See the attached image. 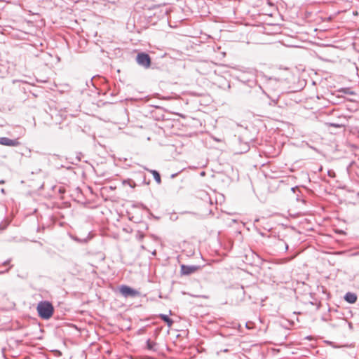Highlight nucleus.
<instances>
[{
  "mask_svg": "<svg viewBox=\"0 0 359 359\" xmlns=\"http://www.w3.org/2000/svg\"><path fill=\"white\" fill-rule=\"evenodd\" d=\"M257 71L252 68L241 70L235 79L238 81V95L248 106H255L262 98L265 91L257 83Z\"/></svg>",
  "mask_w": 359,
  "mask_h": 359,
  "instance_id": "1",
  "label": "nucleus"
},
{
  "mask_svg": "<svg viewBox=\"0 0 359 359\" xmlns=\"http://www.w3.org/2000/svg\"><path fill=\"white\" fill-rule=\"evenodd\" d=\"M54 310L53 305L49 301H41L36 306L38 316L43 320H49L53 316Z\"/></svg>",
  "mask_w": 359,
  "mask_h": 359,
  "instance_id": "2",
  "label": "nucleus"
},
{
  "mask_svg": "<svg viewBox=\"0 0 359 359\" xmlns=\"http://www.w3.org/2000/svg\"><path fill=\"white\" fill-rule=\"evenodd\" d=\"M135 60L140 66L144 67V69L149 68L151 64V59L150 55L145 52L138 53L137 54Z\"/></svg>",
  "mask_w": 359,
  "mask_h": 359,
  "instance_id": "3",
  "label": "nucleus"
},
{
  "mask_svg": "<svg viewBox=\"0 0 359 359\" xmlns=\"http://www.w3.org/2000/svg\"><path fill=\"white\" fill-rule=\"evenodd\" d=\"M119 290L121 294L125 297H135L140 294V292L138 290L126 285H122L120 287Z\"/></svg>",
  "mask_w": 359,
  "mask_h": 359,
  "instance_id": "4",
  "label": "nucleus"
},
{
  "mask_svg": "<svg viewBox=\"0 0 359 359\" xmlns=\"http://www.w3.org/2000/svg\"><path fill=\"white\" fill-rule=\"evenodd\" d=\"M200 269L201 266L198 265L182 264L180 266V273L182 276H189L194 273Z\"/></svg>",
  "mask_w": 359,
  "mask_h": 359,
  "instance_id": "5",
  "label": "nucleus"
},
{
  "mask_svg": "<svg viewBox=\"0 0 359 359\" xmlns=\"http://www.w3.org/2000/svg\"><path fill=\"white\" fill-rule=\"evenodd\" d=\"M266 87L272 89H278L280 87L282 81L280 79L265 76Z\"/></svg>",
  "mask_w": 359,
  "mask_h": 359,
  "instance_id": "6",
  "label": "nucleus"
},
{
  "mask_svg": "<svg viewBox=\"0 0 359 359\" xmlns=\"http://www.w3.org/2000/svg\"><path fill=\"white\" fill-rule=\"evenodd\" d=\"M0 144L8 147H17L20 144L18 139H10L6 137H0Z\"/></svg>",
  "mask_w": 359,
  "mask_h": 359,
  "instance_id": "7",
  "label": "nucleus"
},
{
  "mask_svg": "<svg viewBox=\"0 0 359 359\" xmlns=\"http://www.w3.org/2000/svg\"><path fill=\"white\" fill-rule=\"evenodd\" d=\"M27 51L28 55L30 57H38L43 53V51L41 50H39V49L36 48V47L32 45H28Z\"/></svg>",
  "mask_w": 359,
  "mask_h": 359,
  "instance_id": "8",
  "label": "nucleus"
},
{
  "mask_svg": "<svg viewBox=\"0 0 359 359\" xmlns=\"http://www.w3.org/2000/svg\"><path fill=\"white\" fill-rule=\"evenodd\" d=\"M262 96H266L270 100L269 104L271 106H276V104H278L280 98L279 94L271 95L266 92Z\"/></svg>",
  "mask_w": 359,
  "mask_h": 359,
  "instance_id": "9",
  "label": "nucleus"
},
{
  "mask_svg": "<svg viewBox=\"0 0 359 359\" xmlns=\"http://www.w3.org/2000/svg\"><path fill=\"white\" fill-rule=\"evenodd\" d=\"M344 300L349 304H354L357 301V295L351 292H348L344 295Z\"/></svg>",
  "mask_w": 359,
  "mask_h": 359,
  "instance_id": "10",
  "label": "nucleus"
},
{
  "mask_svg": "<svg viewBox=\"0 0 359 359\" xmlns=\"http://www.w3.org/2000/svg\"><path fill=\"white\" fill-rule=\"evenodd\" d=\"M146 348L150 351H157V344L150 339H148L146 341Z\"/></svg>",
  "mask_w": 359,
  "mask_h": 359,
  "instance_id": "11",
  "label": "nucleus"
},
{
  "mask_svg": "<svg viewBox=\"0 0 359 359\" xmlns=\"http://www.w3.org/2000/svg\"><path fill=\"white\" fill-rule=\"evenodd\" d=\"M158 317L165 323L168 327H171L173 324V320L168 315L161 313Z\"/></svg>",
  "mask_w": 359,
  "mask_h": 359,
  "instance_id": "12",
  "label": "nucleus"
},
{
  "mask_svg": "<svg viewBox=\"0 0 359 359\" xmlns=\"http://www.w3.org/2000/svg\"><path fill=\"white\" fill-rule=\"evenodd\" d=\"M152 175L157 184L161 183V178L160 173L156 170H148Z\"/></svg>",
  "mask_w": 359,
  "mask_h": 359,
  "instance_id": "13",
  "label": "nucleus"
},
{
  "mask_svg": "<svg viewBox=\"0 0 359 359\" xmlns=\"http://www.w3.org/2000/svg\"><path fill=\"white\" fill-rule=\"evenodd\" d=\"M91 238H92V236H90V233H89V234H88L86 237H85V238H79V237H77V236H74V237H72V238H73L75 241H76V242H78V243H88V241H89V240H90V239H91Z\"/></svg>",
  "mask_w": 359,
  "mask_h": 359,
  "instance_id": "14",
  "label": "nucleus"
},
{
  "mask_svg": "<svg viewBox=\"0 0 359 359\" xmlns=\"http://www.w3.org/2000/svg\"><path fill=\"white\" fill-rule=\"evenodd\" d=\"M122 183L123 184H127L130 186L131 188H135L137 186L136 183L131 179L124 180H123Z\"/></svg>",
  "mask_w": 359,
  "mask_h": 359,
  "instance_id": "15",
  "label": "nucleus"
},
{
  "mask_svg": "<svg viewBox=\"0 0 359 359\" xmlns=\"http://www.w3.org/2000/svg\"><path fill=\"white\" fill-rule=\"evenodd\" d=\"M144 237V234L141 231H137L136 233V238L139 241H142Z\"/></svg>",
  "mask_w": 359,
  "mask_h": 359,
  "instance_id": "16",
  "label": "nucleus"
},
{
  "mask_svg": "<svg viewBox=\"0 0 359 359\" xmlns=\"http://www.w3.org/2000/svg\"><path fill=\"white\" fill-rule=\"evenodd\" d=\"M250 149V146L248 143H245L243 147V149H241V151H239L240 153H245V152H247Z\"/></svg>",
  "mask_w": 359,
  "mask_h": 359,
  "instance_id": "17",
  "label": "nucleus"
},
{
  "mask_svg": "<svg viewBox=\"0 0 359 359\" xmlns=\"http://www.w3.org/2000/svg\"><path fill=\"white\" fill-rule=\"evenodd\" d=\"M134 207H137V208H142L143 210H145L147 211H149V210L148 209V208L143 203H138L137 205H135Z\"/></svg>",
  "mask_w": 359,
  "mask_h": 359,
  "instance_id": "18",
  "label": "nucleus"
},
{
  "mask_svg": "<svg viewBox=\"0 0 359 359\" xmlns=\"http://www.w3.org/2000/svg\"><path fill=\"white\" fill-rule=\"evenodd\" d=\"M344 92L346 93V94H349V95H353L354 94V93L353 91H351L349 88H346L344 89Z\"/></svg>",
  "mask_w": 359,
  "mask_h": 359,
  "instance_id": "19",
  "label": "nucleus"
},
{
  "mask_svg": "<svg viewBox=\"0 0 359 359\" xmlns=\"http://www.w3.org/2000/svg\"><path fill=\"white\" fill-rule=\"evenodd\" d=\"M141 176L143 178L142 183L144 184H149V182H146V176L144 175H142Z\"/></svg>",
  "mask_w": 359,
  "mask_h": 359,
  "instance_id": "20",
  "label": "nucleus"
},
{
  "mask_svg": "<svg viewBox=\"0 0 359 359\" xmlns=\"http://www.w3.org/2000/svg\"><path fill=\"white\" fill-rule=\"evenodd\" d=\"M11 262V259H8L6 261H4L3 263H2V265L4 266H7L10 264V262Z\"/></svg>",
  "mask_w": 359,
  "mask_h": 359,
  "instance_id": "21",
  "label": "nucleus"
},
{
  "mask_svg": "<svg viewBox=\"0 0 359 359\" xmlns=\"http://www.w3.org/2000/svg\"><path fill=\"white\" fill-rule=\"evenodd\" d=\"M291 191H292L293 193H294V194L296 193V191H298L299 192H300V191H299V190L298 189V188H297V187H292V188H291Z\"/></svg>",
  "mask_w": 359,
  "mask_h": 359,
  "instance_id": "22",
  "label": "nucleus"
},
{
  "mask_svg": "<svg viewBox=\"0 0 359 359\" xmlns=\"http://www.w3.org/2000/svg\"><path fill=\"white\" fill-rule=\"evenodd\" d=\"M287 249H288V245L286 243H285V251H287Z\"/></svg>",
  "mask_w": 359,
  "mask_h": 359,
  "instance_id": "23",
  "label": "nucleus"
},
{
  "mask_svg": "<svg viewBox=\"0 0 359 359\" xmlns=\"http://www.w3.org/2000/svg\"><path fill=\"white\" fill-rule=\"evenodd\" d=\"M348 327L350 329H352L353 328V325L351 323H348Z\"/></svg>",
  "mask_w": 359,
  "mask_h": 359,
  "instance_id": "24",
  "label": "nucleus"
},
{
  "mask_svg": "<svg viewBox=\"0 0 359 359\" xmlns=\"http://www.w3.org/2000/svg\"><path fill=\"white\" fill-rule=\"evenodd\" d=\"M337 232L339 233H343V234L345 233V232L343 230H339Z\"/></svg>",
  "mask_w": 359,
  "mask_h": 359,
  "instance_id": "25",
  "label": "nucleus"
},
{
  "mask_svg": "<svg viewBox=\"0 0 359 359\" xmlns=\"http://www.w3.org/2000/svg\"><path fill=\"white\" fill-rule=\"evenodd\" d=\"M65 191L63 189H62L61 188L59 189V192L60 193H63Z\"/></svg>",
  "mask_w": 359,
  "mask_h": 359,
  "instance_id": "26",
  "label": "nucleus"
},
{
  "mask_svg": "<svg viewBox=\"0 0 359 359\" xmlns=\"http://www.w3.org/2000/svg\"><path fill=\"white\" fill-rule=\"evenodd\" d=\"M205 196H206L207 198H209V200H210V203H212V201H211V200H210V197L208 196V194H205Z\"/></svg>",
  "mask_w": 359,
  "mask_h": 359,
  "instance_id": "27",
  "label": "nucleus"
},
{
  "mask_svg": "<svg viewBox=\"0 0 359 359\" xmlns=\"http://www.w3.org/2000/svg\"><path fill=\"white\" fill-rule=\"evenodd\" d=\"M143 224H144V226H145V229H148V226H147V224L144 223Z\"/></svg>",
  "mask_w": 359,
  "mask_h": 359,
  "instance_id": "28",
  "label": "nucleus"
},
{
  "mask_svg": "<svg viewBox=\"0 0 359 359\" xmlns=\"http://www.w3.org/2000/svg\"><path fill=\"white\" fill-rule=\"evenodd\" d=\"M299 194H297V201H299Z\"/></svg>",
  "mask_w": 359,
  "mask_h": 359,
  "instance_id": "29",
  "label": "nucleus"
},
{
  "mask_svg": "<svg viewBox=\"0 0 359 359\" xmlns=\"http://www.w3.org/2000/svg\"><path fill=\"white\" fill-rule=\"evenodd\" d=\"M4 180H0V184H4Z\"/></svg>",
  "mask_w": 359,
  "mask_h": 359,
  "instance_id": "30",
  "label": "nucleus"
},
{
  "mask_svg": "<svg viewBox=\"0 0 359 359\" xmlns=\"http://www.w3.org/2000/svg\"><path fill=\"white\" fill-rule=\"evenodd\" d=\"M12 266H11L8 269L6 270V271H8V270L11 268Z\"/></svg>",
  "mask_w": 359,
  "mask_h": 359,
  "instance_id": "31",
  "label": "nucleus"
},
{
  "mask_svg": "<svg viewBox=\"0 0 359 359\" xmlns=\"http://www.w3.org/2000/svg\"><path fill=\"white\" fill-rule=\"evenodd\" d=\"M201 175H203L205 174V172L203 171V172H201Z\"/></svg>",
  "mask_w": 359,
  "mask_h": 359,
  "instance_id": "32",
  "label": "nucleus"
},
{
  "mask_svg": "<svg viewBox=\"0 0 359 359\" xmlns=\"http://www.w3.org/2000/svg\"><path fill=\"white\" fill-rule=\"evenodd\" d=\"M152 255H156V251L154 250L153 252H152Z\"/></svg>",
  "mask_w": 359,
  "mask_h": 359,
  "instance_id": "33",
  "label": "nucleus"
},
{
  "mask_svg": "<svg viewBox=\"0 0 359 359\" xmlns=\"http://www.w3.org/2000/svg\"><path fill=\"white\" fill-rule=\"evenodd\" d=\"M175 175H176V174H173V175H172V177H175Z\"/></svg>",
  "mask_w": 359,
  "mask_h": 359,
  "instance_id": "34",
  "label": "nucleus"
},
{
  "mask_svg": "<svg viewBox=\"0 0 359 359\" xmlns=\"http://www.w3.org/2000/svg\"><path fill=\"white\" fill-rule=\"evenodd\" d=\"M358 137L359 138V129H358Z\"/></svg>",
  "mask_w": 359,
  "mask_h": 359,
  "instance_id": "35",
  "label": "nucleus"
},
{
  "mask_svg": "<svg viewBox=\"0 0 359 359\" xmlns=\"http://www.w3.org/2000/svg\"><path fill=\"white\" fill-rule=\"evenodd\" d=\"M231 86L230 83L228 84V88H230Z\"/></svg>",
  "mask_w": 359,
  "mask_h": 359,
  "instance_id": "36",
  "label": "nucleus"
},
{
  "mask_svg": "<svg viewBox=\"0 0 359 359\" xmlns=\"http://www.w3.org/2000/svg\"><path fill=\"white\" fill-rule=\"evenodd\" d=\"M1 192L4 193V189H1Z\"/></svg>",
  "mask_w": 359,
  "mask_h": 359,
  "instance_id": "37",
  "label": "nucleus"
},
{
  "mask_svg": "<svg viewBox=\"0 0 359 359\" xmlns=\"http://www.w3.org/2000/svg\"><path fill=\"white\" fill-rule=\"evenodd\" d=\"M4 273V271H0V274H1V273Z\"/></svg>",
  "mask_w": 359,
  "mask_h": 359,
  "instance_id": "38",
  "label": "nucleus"
}]
</instances>
